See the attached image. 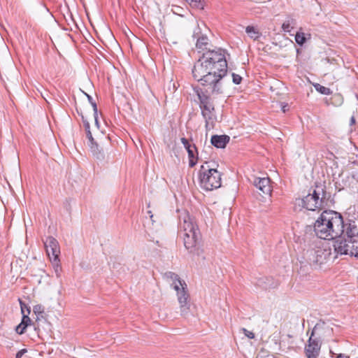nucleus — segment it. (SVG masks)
Returning <instances> with one entry per match:
<instances>
[{"instance_id":"1","label":"nucleus","mask_w":358,"mask_h":358,"mask_svg":"<svg viewBox=\"0 0 358 358\" xmlns=\"http://www.w3.org/2000/svg\"><path fill=\"white\" fill-rule=\"evenodd\" d=\"M192 76L213 94L223 92L222 79L227 73V62L222 49L208 50L194 63Z\"/></svg>"},{"instance_id":"2","label":"nucleus","mask_w":358,"mask_h":358,"mask_svg":"<svg viewBox=\"0 0 358 358\" xmlns=\"http://www.w3.org/2000/svg\"><path fill=\"white\" fill-rule=\"evenodd\" d=\"M314 231L321 239L334 241L343 236L344 222L342 215L334 210H324L314 224Z\"/></svg>"},{"instance_id":"3","label":"nucleus","mask_w":358,"mask_h":358,"mask_svg":"<svg viewBox=\"0 0 358 358\" xmlns=\"http://www.w3.org/2000/svg\"><path fill=\"white\" fill-rule=\"evenodd\" d=\"M178 234L183 238L184 245L190 252H194L199 243L200 232L194 219L183 210L179 215Z\"/></svg>"},{"instance_id":"4","label":"nucleus","mask_w":358,"mask_h":358,"mask_svg":"<svg viewBox=\"0 0 358 358\" xmlns=\"http://www.w3.org/2000/svg\"><path fill=\"white\" fill-rule=\"evenodd\" d=\"M164 276L171 281V286L176 291L180 315L187 317L190 313L191 304L185 282L181 280L178 275L171 271L166 272Z\"/></svg>"},{"instance_id":"5","label":"nucleus","mask_w":358,"mask_h":358,"mask_svg":"<svg viewBox=\"0 0 358 358\" xmlns=\"http://www.w3.org/2000/svg\"><path fill=\"white\" fill-rule=\"evenodd\" d=\"M201 187L208 191L221 187L222 174L215 168H210L208 162L201 166L199 172Z\"/></svg>"},{"instance_id":"6","label":"nucleus","mask_w":358,"mask_h":358,"mask_svg":"<svg viewBox=\"0 0 358 358\" xmlns=\"http://www.w3.org/2000/svg\"><path fill=\"white\" fill-rule=\"evenodd\" d=\"M326 199V192L323 187L317 186V189H314L313 193L299 200V205L308 210L314 211L321 208Z\"/></svg>"},{"instance_id":"7","label":"nucleus","mask_w":358,"mask_h":358,"mask_svg":"<svg viewBox=\"0 0 358 358\" xmlns=\"http://www.w3.org/2000/svg\"><path fill=\"white\" fill-rule=\"evenodd\" d=\"M334 248L337 255H349L358 257V238H345V236H341L334 241Z\"/></svg>"},{"instance_id":"8","label":"nucleus","mask_w":358,"mask_h":358,"mask_svg":"<svg viewBox=\"0 0 358 358\" xmlns=\"http://www.w3.org/2000/svg\"><path fill=\"white\" fill-rule=\"evenodd\" d=\"M194 94L199 101L200 108L206 120H212L214 116V106L208 94L199 87H193Z\"/></svg>"},{"instance_id":"9","label":"nucleus","mask_w":358,"mask_h":358,"mask_svg":"<svg viewBox=\"0 0 358 358\" xmlns=\"http://www.w3.org/2000/svg\"><path fill=\"white\" fill-rule=\"evenodd\" d=\"M87 143L93 156L99 161L102 162L105 155L101 145L110 141V136H104L103 138H94L93 136H87Z\"/></svg>"},{"instance_id":"10","label":"nucleus","mask_w":358,"mask_h":358,"mask_svg":"<svg viewBox=\"0 0 358 358\" xmlns=\"http://www.w3.org/2000/svg\"><path fill=\"white\" fill-rule=\"evenodd\" d=\"M315 331L316 327L313 329L308 344L305 346V353L307 358H317L320 354L321 342L318 338L314 337Z\"/></svg>"},{"instance_id":"11","label":"nucleus","mask_w":358,"mask_h":358,"mask_svg":"<svg viewBox=\"0 0 358 358\" xmlns=\"http://www.w3.org/2000/svg\"><path fill=\"white\" fill-rule=\"evenodd\" d=\"M48 256L55 262L59 261L60 248L58 241L52 236H48L43 240Z\"/></svg>"},{"instance_id":"12","label":"nucleus","mask_w":358,"mask_h":358,"mask_svg":"<svg viewBox=\"0 0 358 358\" xmlns=\"http://www.w3.org/2000/svg\"><path fill=\"white\" fill-rule=\"evenodd\" d=\"M348 220V222L346 228H344L343 236L345 238H358V212L351 215L349 214Z\"/></svg>"},{"instance_id":"13","label":"nucleus","mask_w":358,"mask_h":358,"mask_svg":"<svg viewBox=\"0 0 358 358\" xmlns=\"http://www.w3.org/2000/svg\"><path fill=\"white\" fill-rule=\"evenodd\" d=\"M252 183L258 189L262 192V194L266 195H271L272 189L271 186V181L268 178L255 177Z\"/></svg>"},{"instance_id":"14","label":"nucleus","mask_w":358,"mask_h":358,"mask_svg":"<svg viewBox=\"0 0 358 358\" xmlns=\"http://www.w3.org/2000/svg\"><path fill=\"white\" fill-rule=\"evenodd\" d=\"M330 252L321 247H317V253L316 254V259H315V267L324 264L327 258L330 256Z\"/></svg>"},{"instance_id":"15","label":"nucleus","mask_w":358,"mask_h":358,"mask_svg":"<svg viewBox=\"0 0 358 358\" xmlns=\"http://www.w3.org/2000/svg\"><path fill=\"white\" fill-rule=\"evenodd\" d=\"M229 141V136H211L210 142L217 148H224Z\"/></svg>"},{"instance_id":"16","label":"nucleus","mask_w":358,"mask_h":358,"mask_svg":"<svg viewBox=\"0 0 358 358\" xmlns=\"http://www.w3.org/2000/svg\"><path fill=\"white\" fill-rule=\"evenodd\" d=\"M257 285L263 289H267L275 287L277 282L271 277H262L257 280Z\"/></svg>"},{"instance_id":"17","label":"nucleus","mask_w":358,"mask_h":358,"mask_svg":"<svg viewBox=\"0 0 358 358\" xmlns=\"http://www.w3.org/2000/svg\"><path fill=\"white\" fill-rule=\"evenodd\" d=\"M317 247L318 246H315L314 248H310L308 249L304 253V256H305L306 260L308 261V262L311 266H315V267L316 265V264H315V259H317L315 257H317L316 254L317 253Z\"/></svg>"},{"instance_id":"18","label":"nucleus","mask_w":358,"mask_h":358,"mask_svg":"<svg viewBox=\"0 0 358 358\" xmlns=\"http://www.w3.org/2000/svg\"><path fill=\"white\" fill-rule=\"evenodd\" d=\"M31 319L29 316H22V322L19 324L16 328L15 331L18 334H22L24 333L26 328L31 324Z\"/></svg>"},{"instance_id":"19","label":"nucleus","mask_w":358,"mask_h":358,"mask_svg":"<svg viewBox=\"0 0 358 358\" xmlns=\"http://www.w3.org/2000/svg\"><path fill=\"white\" fill-rule=\"evenodd\" d=\"M245 32L248 36L254 41L258 40L262 36V33L259 31L258 28L254 26L246 27Z\"/></svg>"},{"instance_id":"20","label":"nucleus","mask_w":358,"mask_h":358,"mask_svg":"<svg viewBox=\"0 0 358 358\" xmlns=\"http://www.w3.org/2000/svg\"><path fill=\"white\" fill-rule=\"evenodd\" d=\"M187 152L188 153L189 166L190 167H194L196 164L198 160L196 147L195 146V148H190L189 150H187Z\"/></svg>"},{"instance_id":"21","label":"nucleus","mask_w":358,"mask_h":358,"mask_svg":"<svg viewBox=\"0 0 358 358\" xmlns=\"http://www.w3.org/2000/svg\"><path fill=\"white\" fill-rule=\"evenodd\" d=\"M296 24V20L293 18H288L282 24V29L285 32H290Z\"/></svg>"},{"instance_id":"22","label":"nucleus","mask_w":358,"mask_h":358,"mask_svg":"<svg viewBox=\"0 0 358 358\" xmlns=\"http://www.w3.org/2000/svg\"><path fill=\"white\" fill-rule=\"evenodd\" d=\"M314 87L318 92L324 95H330L332 92L329 88L322 86L318 83L315 84Z\"/></svg>"},{"instance_id":"23","label":"nucleus","mask_w":358,"mask_h":358,"mask_svg":"<svg viewBox=\"0 0 358 358\" xmlns=\"http://www.w3.org/2000/svg\"><path fill=\"white\" fill-rule=\"evenodd\" d=\"M295 41L299 45H303L306 41L305 34L301 31H297L295 35Z\"/></svg>"},{"instance_id":"24","label":"nucleus","mask_w":358,"mask_h":358,"mask_svg":"<svg viewBox=\"0 0 358 358\" xmlns=\"http://www.w3.org/2000/svg\"><path fill=\"white\" fill-rule=\"evenodd\" d=\"M192 7L199 9H203L204 6V0H186Z\"/></svg>"},{"instance_id":"25","label":"nucleus","mask_w":358,"mask_h":358,"mask_svg":"<svg viewBox=\"0 0 358 358\" xmlns=\"http://www.w3.org/2000/svg\"><path fill=\"white\" fill-rule=\"evenodd\" d=\"M208 38L205 36H202L197 39L196 46L199 49H203V48L208 44Z\"/></svg>"},{"instance_id":"26","label":"nucleus","mask_w":358,"mask_h":358,"mask_svg":"<svg viewBox=\"0 0 358 358\" xmlns=\"http://www.w3.org/2000/svg\"><path fill=\"white\" fill-rule=\"evenodd\" d=\"M19 301L22 316H29L31 312L30 308L22 300L20 299Z\"/></svg>"},{"instance_id":"27","label":"nucleus","mask_w":358,"mask_h":358,"mask_svg":"<svg viewBox=\"0 0 358 358\" xmlns=\"http://www.w3.org/2000/svg\"><path fill=\"white\" fill-rule=\"evenodd\" d=\"M356 126H357L356 120H355V116L352 115L350 117V121H349L350 129L348 130V132L349 133H352L353 131H356Z\"/></svg>"},{"instance_id":"28","label":"nucleus","mask_w":358,"mask_h":358,"mask_svg":"<svg viewBox=\"0 0 358 358\" xmlns=\"http://www.w3.org/2000/svg\"><path fill=\"white\" fill-rule=\"evenodd\" d=\"M182 143L183 144L186 150H189L190 148H195V145L192 143L188 139L185 138H181L180 139Z\"/></svg>"},{"instance_id":"29","label":"nucleus","mask_w":358,"mask_h":358,"mask_svg":"<svg viewBox=\"0 0 358 358\" xmlns=\"http://www.w3.org/2000/svg\"><path fill=\"white\" fill-rule=\"evenodd\" d=\"M94 110V121L95 124L97 127H99V122H98V117H97V106L96 102L94 101L93 102L90 103Z\"/></svg>"},{"instance_id":"30","label":"nucleus","mask_w":358,"mask_h":358,"mask_svg":"<svg viewBox=\"0 0 358 358\" xmlns=\"http://www.w3.org/2000/svg\"><path fill=\"white\" fill-rule=\"evenodd\" d=\"M33 310L35 314L41 315L44 313V308L43 307V306L38 304L34 306Z\"/></svg>"},{"instance_id":"31","label":"nucleus","mask_w":358,"mask_h":358,"mask_svg":"<svg viewBox=\"0 0 358 358\" xmlns=\"http://www.w3.org/2000/svg\"><path fill=\"white\" fill-rule=\"evenodd\" d=\"M232 78H233V83L236 85L240 84L242 80L241 76H240L239 75L236 74L234 73H232Z\"/></svg>"},{"instance_id":"32","label":"nucleus","mask_w":358,"mask_h":358,"mask_svg":"<svg viewBox=\"0 0 358 358\" xmlns=\"http://www.w3.org/2000/svg\"><path fill=\"white\" fill-rule=\"evenodd\" d=\"M243 331L245 334V335L249 338H255V334L252 331H250L247 330L246 329H243Z\"/></svg>"},{"instance_id":"33","label":"nucleus","mask_w":358,"mask_h":358,"mask_svg":"<svg viewBox=\"0 0 358 358\" xmlns=\"http://www.w3.org/2000/svg\"><path fill=\"white\" fill-rule=\"evenodd\" d=\"M127 137H128V138L131 139L134 144H136V141H139L140 143H141V140L139 138V136H126Z\"/></svg>"},{"instance_id":"34","label":"nucleus","mask_w":358,"mask_h":358,"mask_svg":"<svg viewBox=\"0 0 358 358\" xmlns=\"http://www.w3.org/2000/svg\"><path fill=\"white\" fill-rule=\"evenodd\" d=\"M83 126L85 127V131L87 134H91V131L90 130V124L88 122L84 120L83 121Z\"/></svg>"},{"instance_id":"35","label":"nucleus","mask_w":358,"mask_h":358,"mask_svg":"<svg viewBox=\"0 0 358 358\" xmlns=\"http://www.w3.org/2000/svg\"><path fill=\"white\" fill-rule=\"evenodd\" d=\"M27 352V349H22L19 350L16 354L15 358H21Z\"/></svg>"},{"instance_id":"36","label":"nucleus","mask_w":358,"mask_h":358,"mask_svg":"<svg viewBox=\"0 0 358 358\" xmlns=\"http://www.w3.org/2000/svg\"><path fill=\"white\" fill-rule=\"evenodd\" d=\"M288 104L285 103H281V109L283 111V113H285L287 110Z\"/></svg>"},{"instance_id":"37","label":"nucleus","mask_w":358,"mask_h":358,"mask_svg":"<svg viewBox=\"0 0 358 358\" xmlns=\"http://www.w3.org/2000/svg\"><path fill=\"white\" fill-rule=\"evenodd\" d=\"M257 358H278V357H275L273 355H267L266 356L260 355V356H258Z\"/></svg>"},{"instance_id":"38","label":"nucleus","mask_w":358,"mask_h":358,"mask_svg":"<svg viewBox=\"0 0 358 358\" xmlns=\"http://www.w3.org/2000/svg\"><path fill=\"white\" fill-rule=\"evenodd\" d=\"M336 358H350V357L345 354H339Z\"/></svg>"},{"instance_id":"39","label":"nucleus","mask_w":358,"mask_h":358,"mask_svg":"<svg viewBox=\"0 0 358 358\" xmlns=\"http://www.w3.org/2000/svg\"><path fill=\"white\" fill-rule=\"evenodd\" d=\"M86 94V96H87V99H88V101H89V102H90V103H92V102H93V101H94V100H93L92 97L90 95H89V94Z\"/></svg>"},{"instance_id":"40","label":"nucleus","mask_w":358,"mask_h":358,"mask_svg":"<svg viewBox=\"0 0 358 358\" xmlns=\"http://www.w3.org/2000/svg\"><path fill=\"white\" fill-rule=\"evenodd\" d=\"M148 214H150V218H151V219H152L153 215L152 214V212H151L150 210H149V211L148 212Z\"/></svg>"},{"instance_id":"41","label":"nucleus","mask_w":358,"mask_h":358,"mask_svg":"<svg viewBox=\"0 0 358 358\" xmlns=\"http://www.w3.org/2000/svg\"><path fill=\"white\" fill-rule=\"evenodd\" d=\"M208 122L206 121V127H208Z\"/></svg>"},{"instance_id":"42","label":"nucleus","mask_w":358,"mask_h":358,"mask_svg":"<svg viewBox=\"0 0 358 358\" xmlns=\"http://www.w3.org/2000/svg\"><path fill=\"white\" fill-rule=\"evenodd\" d=\"M356 358H358V357H356Z\"/></svg>"}]
</instances>
